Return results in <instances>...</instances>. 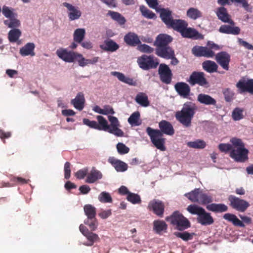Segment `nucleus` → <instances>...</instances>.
<instances>
[{
  "label": "nucleus",
  "mask_w": 253,
  "mask_h": 253,
  "mask_svg": "<svg viewBox=\"0 0 253 253\" xmlns=\"http://www.w3.org/2000/svg\"><path fill=\"white\" fill-rule=\"evenodd\" d=\"M160 129H154L151 127H147L146 132L150 138L153 145L161 151H165V146L166 139L163 137V134L172 135L174 133V130L172 125L165 120H162L159 124Z\"/></svg>",
  "instance_id": "f257e3e1"
},
{
  "label": "nucleus",
  "mask_w": 253,
  "mask_h": 253,
  "mask_svg": "<svg viewBox=\"0 0 253 253\" xmlns=\"http://www.w3.org/2000/svg\"><path fill=\"white\" fill-rule=\"evenodd\" d=\"M197 109V107L195 103L186 102L183 104L182 109L176 112L175 118L184 127H190Z\"/></svg>",
  "instance_id": "f03ea898"
},
{
  "label": "nucleus",
  "mask_w": 253,
  "mask_h": 253,
  "mask_svg": "<svg viewBox=\"0 0 253 253\" xmlns=\"http://www.w3.org/2000/svg\"><path fill=\"white\" fill-rule=\"evenodd\" d=\"M230 142L233 149L230 152V157L236 162L244 163L248 159L249 150L245 148V144L241 139L233 137Z\"/></svg>",
  "instance_id": "7ed1b4c3"
},
{
  "label": "nucleus",
  "mask_w": 253,
  "mask_h": 253,
  "mask_svg": "<svg viewBox=\"0 0 253 253\" xmlns=\"http://www.w3.org/2000/svg\"><path fill=\"white\" fill-rule=\"evenodd\" d=\"M166 220L175 226L178 230L186 229L191 225L189 221L178 211H175L170 216H167Z\"/></svg>",
  "instance_id": "20e7f679"
},
{
  "label": "nucleus",
  "mask_w": 253,
  "mask_h": 253,
  "mask_svg": "<svg viewBox=\"0 0 253 253\" xmlns=\"http://www.w3.org/2000/svg\"><path fill=\"white\" fill-rule=\"evenodd\" d=\"M84 210L87 218L84 223L88 225L91 231H95L98 226V222L96 218V208L90 204L84 205Z\"/></svg>",
  "instance_id": "39448f33"
},
{
  "label": "nucleus",
  "mask_w": 253,
  "mask_h": 253,
  "mask_svg": "<svg viewBox=\"0 0 253 253\" xmlns=\"http://www.w3.org/2000/svg\"><path fill=\"white\" fill-rule=\"evenodd\" d=\"M137 63L144 70L156 69L159 64V59L153 55H142L137 59Z\"/></svg>",
  "instance_id": "423d86ee"
},
{
  "label": "nucleus",
  "mask_w": 253,
  "mask_h": 253,
  "mask_svg": "<svg viewBox=\"0 0 253 253\" xmlns=\"http://www.w3.org/2000/svg\"><path fill=\"white\" fill-rule=\"evenodd\" d=\"M108 118L110 122V125H108L107 121L104 118V120L105 121L106 126L105 129H103V130L108 132L117 136H123L124 133L122 129L119 128L120 124L117 118L114 116H109Z\"/></svg>",
  "instance_id": "0eeeda50"
},
{
  "label": "nucleus",
  "mask_w": 253,
  "mask_h": 253,
  "mask_svg": "<svg viewBox=\"0 0 253 253\" xmlns=\"http://www.w3.org/2000/svg\"><path fill=\"white\" fill-rule=\"evenodd\" d=\"M162 21L169 28L174 29L182 19H174L172 16V11L169 8H160L159 11Z\"/></svg>",
  "instance_id": "6e6552de"
},
{
  "label": "nucleus",
  "mask_w": 253,
  "mask_h": 253,
  "mask_svg": "<svg viewBox=\"0 0 253 253\" xmlns=\"http://www.w3.org/2000/svg\"><path fill=\"white\" fill-rule=\"evenodd\" d=\"M57 56L63 61L68 63H73L78 61L79 56H81V53L69 50L67 48H59L56 51Z\"/></svg>",
  "instance_id": "1a4fd4ad"
},
{
  "label": "nucleus",
  "mask_w": 253,
  "mask_h": 253,
  "mask_svg": "<svg viewBox=\"0 0 253 253\" xmlns=\"http://www.w3.org/2000/svg\"><path fill=\"white\" fill-rule=\"evenodd\" d=\"M228 199L230 207L237 211L244 212L250 207V204L247 201L234 195H230Z\"/></svg>",
  "instance_id": "9d476101"
},
{
  "label": "nucleus",
  "mask_w": 253,
  "mask_h": 253,
  "mask_svg": "<svg viewBox=\"0 0 253 253\" xmlns=\"http://www.w3.org/2000/svg\"><path fill=\"white\" fill-rule=\"evenodd\" d=\"M188 82L191 85L197 84L206 87L209 86V82L205 77V74L203 72H193L190 76Z\"/></svg>",
  "instance_id": "9b49d317"
},
{
  "label": "nucleus",
  "mask_w": 253,
  "mask_h": 253,
  "mask_svg": "<svg viewBox=\"0 0 253 253\" xmlns=\"http://www.w3.org/2000/svg\"><path fill=\"white\" fill-rule=\"evenodd\" d=\"M187 23L185 21L181 20L174 30L180 33L182 37L184 38H192L196 37L198 32L194 29L187 28Z\"/></svg>",
  "instance_id": "f8f14e48"
},
{
  "label": "nucleus",
  "mask_w": 253,
  "mask_h": 253,
  "mask_svg": "<svg viewBox=\"0 0 253 253\" xmlns=\"http://www.w3.org/2000/svg\"><path fill=\"white\" fill-rule=\"evenodd\" d=\"M165 208V206L164 202L157 199L151 201L147 207V209L150 211H152L159 217H163L164 216Z\"/></svg>",
  "instance_id": "ddd939ff"
},
{
  "label": "nucleus",
  "mask_w": 253,
  "mask_h": 253,
  "mask_svg": "<svg viewBox=\"0 0 253 253\" xmlns=\"http://www.w3.org/2000/svg\"><path fill=\"white\" fill-rule=\"evenodd\" d=\"M158 71L161 81L167 84H170L172 80V73L169 66L165 64H161Z\"/></svg>",
  "instance_id": "4468645a"
},
{
  "label": "nucleus",
  "mask_w": 253,
  "mask_h": 253,
  "mask_svg": "<svg viewBox=\"0 0 253 253\" xmlns=\"http://www.w3.org/2000/svg\"><path fill=\"white\" fill-rule=\"evenodd\" d=\"M191 51L196 57L212 58L215 55L214 51L207 46L195 45L192 48Z\"/></svg>",
  "instance_id": "2eb2a0df"
},
{
  "label": "nucleus",
  "mask_w": 253,
  "mask_h": 253,
  "mask_svg": "<svg viewBox=\"0 0 253 253\" xmlns=\"http://www.w3.org/2000/svg\"><path fill=\"white\" fill-rule=\"evenodd\" d=\"M214 56L217 63L223 69L226 71L229 70V63L231 60L230 55L226 51H221Z\"/></svg>",
  "instance_id": "dca6fc26"
},
{
  "label": "nucleus",
  "mask_w": 253,
  "mask_h": 253,
  "mask_svg": "<svg viewBox=\"0 0 253 253\" xmlns=\"http://www.w3.org/2000/svg\"><path fill=\"white\" fill-rule=\"evenodd\" d=\"M238 92L240 94L248 92L253 94V79H249L247 81L241 79L236 84Z\"/></svg>",
  "instance_id": "f3484780"
},
{
  "label": "nucleus",
  "mask_w": 253,
  "mask_h": 253,
  "mask_svg": "<svg viewBox=\"0 0 253 253\" xmlns=\"http://www.w3.org/2000/svg\"><path fill=\"white\" fill-rule=\"evenodd\" d=\"M96 119L98 123L95 121H90L88 119H84L83 123L89 127L97 130H103V129H105L106 123L104 117L102 116H97Z\"/></svg>",
  "instance_id": "a211bd4d"
},
{
  "label": "nucleus",
  "mask_w": 253,
  "mask_h": 253,
  "mask_svg": "<svg viewBox=\"0 0 253 253\" xmlns=\"http://www.w3.org/2000/svg\"><path fill=\"white\" fill-rule=\"evenodd\" d=\"M62 5L67 8L68 11V16L70 21L79 19L82 15V12L77 7L73 5L72 4L64 2Z\"/></svg>",
  "instance_id": "6ab92c4d"
},
{
  "label": "nucleus",
  "mask_w": 253,
  "mask_h": 253,
  "mask_svg": "<svg viewBox=\"0 0 253 253\" xmlns=\"http://www.w3.org/2000/svg\"><path fill=\"white\" fill-rule=\"evenodd\" d=\"M177 93L184 98H187L190 95L191 89L189 85L184 82H178L174 85Z\"/></svg>",
  "instance_id": "aec40b11"
},
{
  "label": "nucleus",
  "mask_w": 253,
  "mask_h": 253,
  "mask_svg": "<svg viewBox=\"0 0 253 253\" xmlns=\"http://www.w3.org/2000/svg\"><path fill=\"white\" fill-rule=\"evenodd\" d=\"M172 38L169 35L161 34L157 36L154 42V45L156 48L163 47L169 46V44L172 42Z\"/></svg>",
  "instance_id": "412c9836"
},
{
  "label": "nucleus",
  "mask_w": 253,
  "mask_h": 253,
  "mask_svg": "<svg viewBox=\"0 0 253 253\" xmlns=\"http://www.w3.org/2000/svg\"><path fill=\"white\" fill-rule=\"evenodd\" d=\"M156 54L164 59H169L173 57L174 50L169 45L163 47L156 48Z\"/></svg>",
  "instance_id": "4be33fe9"
},
{
  "label": "nucleus",
  "mask_w": 253,
  "mask_h": 253,
  "mask_svg": "<svg viewBox=\"0 0 253 253\" xmlns=\"http://www.w3.org/2000/svg\"><path fill=\"white\" fill-rule=\"evenodd\" d=\"M218 18L224 23H228L231 25H235L234 21L231 19L230 15L228 13L227 9L223 6L217 8L216 12Z\"/></svg>",
  "instance_id": "5701e85b"
},
{
  "label": "nucleus",
  "mask_w": 253,
  "mask_h": 253,
  "mask_svg": "<svg viewBox=\"0 0 253 253\" xmlns=\"http://www.w3.org/2000/svg\"><path fill=\"white\" fill-rule=\"evenodd\" d=\"M197 222L202 225H209L213 223L214 220L211 213L206 211L205 210L202 212L197 218Z\"/></svg>",
  "instance_id": "b1692460"
},
{
  "label": "nucleus",
  "mask_w": 253,
  "mask_h": 253,
  "mask_svg": "<svg viewBox=\"0 0 253 253\" xmlns=\"http://www.w3.org/2000/svg\"><path fill=\"white\" fill-rule=\"evenodd\" d=\"M84 103L85 99L84 94L82 92H79L75 98L71 100V104L73 105L76 109L80 111L82 110L84 108Z\"/></svg>",
  "instance_id": "393cba45"
},
{
  "label": "nucleus",
  "mask_w": 253,
  "mask_h": 253,
  "mask_svg": "<svg viewBox=\"0 0 253 253\" xmlns=\"http://www.w3.org/2000/svg\"><path fill=\"white\" fill-rule=\"evenodd\" d=\"M207 209L215 213H222L226 212L228 210V207L224 204L212 203L207 205Z\"/></svg>",
  "instance_id": "a878e982"
},
{
  "label": "nucleus",
  "mask_w": 253,
  "mask_h": 253,
  "mask_svg": "<svg viewBox=\"0 0 253 253\" xmlns=\"http://www.w3.org/2000/svg\"><path fill=\"white\" fill-rule=\"evenodd\" d=\"M124 41L127 44L132 46H135L141 42L138 36L134 33L126 34L124 37Z\"/></svg>",
  "instance_id": "bb28decb"
},
{
  "label": "nucleus",
  "mask_w": 253,
  "mask_h": 253,
  "mask_svg": "<svg viewBox=\"0 0 253 253\" xmlns=\"http://www.w3.org/2000/svg\"><path fill=\"white\" fill-rule=\"evenodd\" d=\"M35 48V44L33 42H28L20 49V54L23 56L31 55L34 56L35 55L34 49Z\"/></svg>",
  "instance_id": "cd10ccee"
},
{
  "label": "nucleus",
  "mask_w": 253,
  "mask_h": 253,
  "mask_svg": "<svg viewBox=\"0 0 253 253\" xmlns=\"http://www.w3.org/2000/svg\"><path fill=\"white\" fill-rule=\"evenodd\" d=\"M197 100L201 104L207 105H215L216 101L210 95L200 93L198 95Z\"/></svg>",
  "instance_id": "c85d7f7f"
},
{
  "label": "nucleus",
  "mask_w": 253,
  "mask_h": 253,
  "mask_svg": "<svg viewBox=\"0 0 253 253\" xmlns=\"http://www.w3.org/2000/svg\"><path fill=\"white\" fill-rule=\"evenodd\" d=\"M109 162L110 163L117 171H125L127 169V165L126 163L114 158L109 159Z\"/></svg>",
  "instance_id": "c756f323"
},
{
  "label": "nucleus",
  "mask_w": 253,
  "mask_h": 253,
  "mask_svg": "<svg viewBox=\"0 0 253 253\" xmlns=\"http://www.w3.org/2000/svg\"><path fill=\"white\" fill-rule=\"evenodd\" d=\"M102 177V174L100 171L92 169L87 175L85 182L88 183H93L97 180L101 179Z\"/></svg>",
  "instance_id": "7c9ffc66"
},
{
  "label": "nucleus",
  "mask_w": 253,
  "mask_h": 253,
  "mask_svg": "<svg viewBox=\"0 0 253 253\" xmlns=\"http://www.w3.org/2000/svg\"><path fill=\"white\" fill-rule=\"evenodd\" d=\"M223 217L225 220L232 222L235 226L241 227H244L245 226L243 222L239 219L236 215L234 214L227 213L224 214Z\"/></svg>",
  "instance_id": "2f4dec72"
},
{
  "label": "nucleus",
  "mask_w": 253,
  "mask_h": 253,
  "mask_svg": "<svg viewBox=\"0 0 253 253\" xmlns=\"http://www.w3.org/2000/svg\"><path fill=\"white\" fill-rule=\"evenodd\" d=\"M100 47L104 51L114 52L119 47L118 44L112 40L104 41V44L100 45Z\"/></svg>",
  "instance_id": "473e14b6"
},
{
  "label": "nucleus",
  "mask_w": 253,
  "mask_h": 253,
  "mask_svg": "<svg viewBox=\"0 0 253 253\" xmlns=\"http://www.w3.org/2000/svg\"><path fill=\"white\" fill-rule=\"evenodd\" d=\"M202 67L206 72L212 73L217 72L218 67L215 62L211 60H206L202 63Z\"/></svg>",
  "instance_id": "72a5a7b5"
},
{
  "label": "nucleus",
  "mask_w": 253,
  "mask_h": 253,
  "mask_svg": "<svg viewBox=\"0 0 253 253\" xmlns=\"http://www.w3.org/2000/svg\"><path fill=\"white\" fill-rule=\"evenodd\" d=\"M201 192L200 189L196 188L189 193H185L184 196L192 202L198 203Z\"/></svg>",
  "instance_id": "f704fd0d"
},
{
  "label": "nucleus",
  "mask_w": 253,
  "mask_h": 253,
  "mask_svg": "<svg viewBox=\"0 0 253 253\" xmlns=\"http://www.w3.org/2000/svg\"><path fill=\"white\" fill-rule=\"evenodd\" d=\"M135 101L143 107H146L150 105L147 95L143 92H139L136 95Z\"/></svg>",
  "instance_id": "c9c22d12"
},
{
  "label": "nucleus",
  "mask_w": 253,
  "mask_h": 253,
  "mask_svg": "<svg viewBox=\"0 0 253 253\" xmlns=\"http://www.w3.org/2000/svg\"><path fill=\"white\" fill-rule=\"evenodd\" d=\"M99 58L98 57H94L91 59H86L84 58L83 55L81 54V56H79L78 64L81 67H84L88 64H94L97 63L99 60Z\"/></svg>",
  "instance_id": "e433bc0d"
},
{
  "label": "nucleus",
  "mask_w": 253,
  "mask_h": 253,
  "mask_svg": "<svg viewBox=\"0 0 253 253\" xmlns=\"http://www.w3.org/2000/svg\"><path fill=\"white\" fill-rule=\"evenodd\" d=\"M167 229V225L163 220H156L153 222V229L158 234Z\"/></svg>",
  "instance_id": "4c0bfd02"
},
{
  "label": "nucleus",
  "mask_w": 253,
  "mask_h": 253,
  "mask_svg": "<svg viewBox=\"0 0 253 253\" xmlns=\"http://www.w3.org/2000/svg\"><path fill=\"white\" fill-rule=\"evenodd\" d=\"M111 75L117 77L118 79L126 84L130 85L133 84V80L132 79L126 77L124 74L122 73L114 71L111 73Z\"/></svg>",
  "instance_id": "58836bf2"
},
{
  "label": "nucleus",
  "mask_w": 253,
  "mask_h": 253,
  "mask_svg": "<svg viewBox=\"0 0 253 253\" xmlns=\"http://www.w3.org/2000/svg\"><path fill=\"white\" fill-rule=\"evenodd\" d=\"M85 34V32L84 29L79 28L76 29L73 35L74 42L79 43H81L84 38Z\"/></svg>",
  "instance_id": "ea45409f"
},
{
  "label": "nucleus",
  "mask_w": 253,
  "mask_h": 253,
  "mask_svg": "<svg viewBox=\"0 0 253 253\" xmlns=\"http://www.w3.org/2000/svg\"><path fill=\"white\" fill-rule=\"evenodd\" d=\"M140 113L136 111L133 113L128 119V122L132 126H138L141 124Z\"/></svg>",
  "instance_id": "a19ab883"
},
{
  "label": "nucleus",
  "mask_w": 253,
  "mask_h": 253,
  "mask_svg": "<svg viewBox=\"0 0 253 253\" xmlns=\"http://www.w3.org/2000/svg\"><path fill=\"white\" fill-rule=\"evenodd\" d=\"M108 14L111 16L112 19L116 21L120 25H124L126 22L125 18L117 12L109 11Z\"/></svg>",
  "instance_id": "79ce46f5"
},
{
  "label": "nucleus",
  "mask_w": 253,
  "mask_h": 253,
  "mask_svg": "<svg viewBox=\"0 0 253 253\" xmlns=\"http://www.w3.org/2000/svg\"><path fill=\"white\" fill-rule=\"evenodd\" d=\"M21 35V32L18 29L11 30L8 34V38L10 42H15Z\"/></svg>",
  "instance_id": "37998d69"
},
{
  "label": "nucleus",
  "mask_w": 253,
  "mask_h": 253,
  "mask_svg": "<svg viewBox=\"0 0 253 253\" xmlns=\"http://www.w3.org/2000/svg\"><path fill=\"white\" fill-rule=\"evenodd\" d=\"M187 16L191 19L196 20L202 16V12L197 8L191 7L188 9Z\"/></svg>",
  "instance_id": "c03bdc74"
},
{
  "label": "nucleus",
  "mask_w": 253,
  "mask_h": 253,
  "mask_svg": "<svg viewBox=\"0 0 253 253\" xmlns=\"http://www.w3.org/2000/svg\"><path fill=\"white\" fill-rule=\"evenodd\" d=\"M204 209L195 204L189 205L187 208V211L192 214H196L198 216L202 213Z\"/></svg>",
  "instance_id": "a18cd8bd"
},
{
  "label": "nucleus",
  "mask_w": 253,
  "mask_h": 253,
  "mask_svg": "<svg viewBox=\"0 0 253 253\" xmlns=\"http://www.w3.org/2000/svg\"><path fill=\"white\" fill-rule=\"evenodd\" d=\"M14 9L13 8L3 5L1 12L5 17L10 19L17 16V14L14 13Z\"/></svg>",
  "instance_id": "49530a36"
},
{
  "label": "nucleus",
  "mask_w": 253,
  "mask_h": 253,
  "mask_svg": "<svg viewBox=\"0 0 253 253\" xmlns=\"http://www.w3.org/2000/svg\"><path fill=\"white\" fill-rule=\"evenodd\" d=\"M199 198H200L198 200V203L200 205H204L209 204L212 202V197L206 193L203 192L202 191L201 193Z\"/></svg>",
  "instance_id": "de8ad7c7"
},
{
  "label": "nucleus",
  "mask_w": 253,
  "mask_h": 253,
  "mask_svg": "<svg viewBox=\"0 0 253 253\" xmlns=\"http://www.w3.org/2000/svg\"><path fill=\"white\" fill-rule=\"evenodd\" d=\"M85 237L87 238L88 243L86 244V246H91L93 245L94 242L100 241V238L98 235L92 232H89L86 234Z\"/></svg>",
  "instance_id": "09e8293b"
},
{
  "label": "nucleus",
  "mask_w": 253,
  "mask_h": 253,
  "mask_svg": "<svg viewBox=\"0 0 253 253\" xmlns=\"http://www.w3.org/2000/svg\"><path fill=\"white\" fill-rule=\"evenodd\" d=\"M187 146L190 148L195 149H203L206 147V143L202 140L197 139L194 141L188 142Z\"/></svg>",
  "instance_id": "8fccbe9b"
},
{
  "label": "nucleus",
  "mask_w": 253,
  "mask_h": 253,
  "mask_svg": "<svg viewBox=\"0 0 253 253\" xmlns=\"http://www.w3.org/2000/svg\"><path fill=\"white\" fill-rule=\"evenodd\" d=\"M140 10L142 15L148 19H156L157 17L156 14L153 12L147 9L145 6H141L140 7Z\"/></svg>",
  "instance_id": "3c124183"
},
{
  "label": "nucleus",
  "mask_w": 253,
  "mask_h": 253,
  "mask_svg": "<svg viewBox=\"0 0 253 253\" xmlns=\"http://www.w3.org/2000/svg\"><path fill=\"white\" fill-rule=\"evenodd\" d=\"M4 24L9 28L16 29L20 26V22L16 18V17H13V18H10L9 20H4Z\"/></svg>",
  "instance_id": "603ef678"
},
{
  "label": "nucleus",
  "mask_w": 253,
  "mask_h": 253,
  "mask_svg": "<svg viewBox=\"0 0 253 253\" xmlns=\"http://www.w3.org/2000/svg\"><path fill=\"white\" fill-rule=\"evenodd\" d=\"M244 109L237 107L235 108L232 113V117L234 121H239L244 118Z\"/></svg>",
  "instance_id": "864d4df0"
},
{
  "label": "nucleus",
  "mask_w": 253,
  "mask_h": 253,
  "mask_svg": "<svg viewBox=\"0 0 253 253\" xmlns=\"http://www.w3.org/2000/svg\"><path fill=\"white\" fill-rule=\"evenodd\" d=\"M126 199L133 204H139L141 203V198L137 194L129 193L127 195Z\"/></svg>",
  "instance_id": "5fc2aeb1"
},
{
  "label": "nucleus",
  "mask_w": 253,
  "mask_h": 253,
  "mask_svg": "<svg viewBox=\"0 0 253 253\" xmlns=\"http://www.w3.org/2000/svg\"><path fill=\"white\" fill-rule=\"evenodd\" d=\"M98 200L101 203H112V198L109 193L106 192H101L99 196Z\"/></svg>",
  "instance_id": "6e6d98bb"
},
{
  "label": "nucleus",
  "mask_w": 253,
  "mask_h": 253,
  "mask_svg": "<svg viewBox=\"0 0 253 253\" xmlns=\"http://www.w3.org/2000/svg\"><path fill=\"white\" fill-rule=\"evenodd\" d=\"M118 152L121 155L127 154L129 151V148L123 143L119 142L116 145Z\"/></svg>",
  "instance_id": "4d7b16f0"
},
{
  "label": "nucleus",
  "mask_w": 253,
  "mask_h": 253,
  "mask_svg": "<svg viewBox=\"0 0 253 253\" xmlns=\"http://www.w3.org/2000/svg\"><path fill=\"white\" fill-rule=\"evenodd\" d=\"M223 93L226 102H230L233 100L234 93L230 88H225L223 90Z\"/></svg>",
  "instance_id": "13d9d810"
},
{
  "label": "nucleus",
  "mask_w": 253,
  "mask_h": 253,
  "mask_svg": "<svg viewBox=\"0 0 253 253\" xmlns=\"http://www.w3.org/2000/svg\"><path fill=\"white\" fill-rule=\"evenodd\" d=\"M175 235L176 237L181 238L184 241H188L191 240L193 238V235L190 234L187 232H184L183 233L175 232Z\"/></svg>",
  "instance_id": "bf43d9fd"
},
{
  "label": "nucleus",
  "mask_w": 253,
  "mask_h": 253,
  "mask_svg": "<svg viewBox=\"0 0 253 253\" xmlns=\"http://www.w3.org/2000/svg\"><path fill=\"white\" fill-rule=\"evenodd\" d=\"M138 49L141 52L147 53H151L154 51V49L146 44H140L138 46Z\"/></svg>",
  "instance_id": "052dcab7"
},
{
  "label": "nucleus",
  "mask_w": 253,
  "mask_h": 253,
  "mask_svg": "<svg viewBox=\"0 0 253 253\" xmlns=\"http://www.w3.org/2000/svg\"><path fill=\"white\" fill-rule=\"evenodd\" d=\"M233 145L228 143H221L218 145V149L222 152H227L231 151L233 149Z\"/></svg>",
  "instance_id": "680f3d73"
},
{
  "label": "nucleus",
  "mask_w": 253,
  "mask_h": 253,
  "mask_svg": "<svg viewBox=\"0 0 253 253\" xmlns=\"http://www.w3.org/2000/svg\"><path fill=\"white\" fill-rule=\"evenodd\" d=\"M64 177L66 179H68L71 176V164L69 162H66L64 165Z\"/></svg>",
  "instance_id": "e2e57ef3"
},
{
  "label": "nucleus",
  "mask_w": 253,
  "mask_h": 253,
  "mask_svg": "<svg viewBox=\"0 0 253 253\" xmlns=\"http://www.w3.org/2000/svg\"><path fill=\"white\" fill-rule=\"evenodd\" d=\"M88 173V169L84 168L82 169H80L75 173L76 177L79 179H82L84 178Z\"/></svg>",
  "instance_id": "0e129e2a"
},
{
  "label": "nucleus",
  "mask_w": 253,
  "mask_h": 253,
  "mask_svg": "<svg viewBox=\"0 0 253 253\" xmlns=\"http://www.w3.org/2000/svg\"><path fill=\"white\" fill-rule=\"evenodd\" d=\"M148 6L155 9L157 11H159V9L160 8H158V6L159 5L158 0H145Z\"/></svg>",
  "instance_id": "69168bd1"
},
{
  "label": "nucleus",
  "mask_w": 253,
  "mask_h": 253,
  "mask_svg": "<svg viewBox=\"0 0 253 253\" xmlns=\"http://www.w3.org/2000/svg\"><path fill=\"white\" fill-rule=\"evenodd\" d=\"M238 41L239 44L243 46L246 48H247L248 49H253V45H251V44H250L249 43H248V42L244 41L243 39H242L241 38H239Z\"/></svg>",
  "instance_id": "338daca9"
},
{
  "label": "nucleus",
  "mask_w": 253,
  "mask_h": 253,
  "mask_svg": "<svg viewBox=\"0 0 253 253\" xmlns=\"http://www.w3.org/2000/svg\"><path fill=\"white\" fill-rule=\"evenodd\" d=\"M112 214L111 210H108L106 211H103L98 213L99 216L102 219H106L110 216Z\"/></svg>",
  "instance_id": "774afa93"
}]
</instances>
